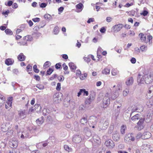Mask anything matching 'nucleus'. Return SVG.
I'll list each match as a JSON object with an SVG mask.
<instances>
[{"instance_id":"50","label":"nucleus","mask_w":153,"mask_h":153,"mask_svg":"<svg viewBox=\"0 0 153 153\" xmlns=\"http://www.w3.org/2000/svg\"><path fill=\"white\" fill-rule=\"evenodd\" d=\"M147 41L148 40V42L149 44L151 43H152V36L150 35H148L147 37Z\"/></svg>"},{"instance_id":"54","label":"nucleus","mask_w":153,"mask_h":153,"mask_svg":"<svg viewBox=\"0 0 153 153\" xmlns=\"http://www.w3.org/2000/svg\"><path fill=\"white\" fill-rule=\"evenodd\" d=\"M26 69L27 70V71L29 74H30V72H29V71H31L32 69V66L30 65H28L26 67Z\"/></svg>"},{"instance_id":"23","label":"nucleus","mask_w":153,"mask_h":153,"mask_svg":"<svg viewBox=\"0 0 153 153\" xmlns=\"http://www.w3.org/2000/svg\"><path fill=\"white\" fill-rule=\"evenodd\" d=\"M14 60L10 58L7 59L5 61V63L7 65H12L14 62Z\"/></svg>"},{"instance_id":"45","label":"nucleus","mask_w":153,"mask_h":153,"mask_svg":"<svg viewBox=\"0 0 153 153\" xmlns=\"http://www.w3.org/2000/svg\"><path fill=\"white\" fill-rule=\"evenodd\" d=\"M146 105L149 107L153 105V102L152 100H148L146 103Z\"/></svg>"},{"instance_id":"32","label":"nucleus","mask_w":153,"mask_h":153,"mask_svg":"<svg viewBox=\"0 0 153 153\" xmlns=\"http://www.w3.org/2000/svg\"><path fill=\"white\" fill-rule=\"evenodd\" d=\"M86 110L85 106L83 105H79V110L80 112L84 111Z\"/></svg>"},{"instance_id":"55","label":"nucleus","mask_w":153,"mask_h":153,"mask_svg":"<svg viewBox=\"0 0 153 153\" xmlns=\"http://www.w3.org/2000/svg\"><path fill=\"white\" fill-rule=\"evenodd\" d=\"M53 71V70L51 68H49L47 71V75H50Z\"/></svg>"},{"instance_id":"8","label":"nucleus","mask_w":153,"mask_h":153,"mask_svg":"<svg viewBox=\"0 0 153 153\" xmlns=\"http://www.w3.org/2000/svg\"><path fill=\"white\" fill-rule=\"evenodd\" d=\"M135 140L134 137L133 136L132 133H128L126 134L125 138V141L126 142H131V141H134Z\"/></svg>"},{"instance_id":"12","label":"nucleus","mask_w":153,"mask_h":153,"mask_svg":"<svg viewBox=\"0 0 153 153\" xmlns=\"http://www.w3.org/2000/svg\"><path fill=\"white\" fill-rule=\"evenodd\" d=\"M95 97L94 94H91L90 95L88 98L86 99L85 103L87 104H90L94 100Z\"/></svg>"},{"instance_id":"19","label":"nucleus","mask_w":153,"mask_h":153,"mask_svg":"<svg viewBox=\"0 0 153 153\" xmlns=\"http://www.w3.org/2000/svg\"><path fill=\"white\" fill-rule=\"evenodd\" d=\"M18 115L20 119H22L26 117V114L25 111H18Z\"/></svg>"},{"instance_id":"24","label":"nucleus","mask_w":153,"mask_h":153,"mask_svg":"<svg viewBox=\"0 0 153 153\" xmlns=\"http://www.w3.org/2000/svg\"><path fill=\"white\" fill-rule=\"evenodd\" d=\"M26 57L22 53H21L17 57V58L19 60L22 61L25 60V59Z\"/></svg>"},{"instance_id":"14","label":"nucleus","mask_w":153,"mask_h":153,"mask_svg":"<svg viewBox=\"0 0 153 153\" xmlns=\"http://www.w3.org/2000/svg\"><path fill=\"white\" fill-rule=\"evenodd\" d=\"M139 107H140V109H138L137 107H135L132 108L131 109V112L130 113V116H131L132 114L134 112L136 111L137 110H139L137 112H140L142 111L143 110V108L142 105H140L139 106Z\"/></svg>"},{"instance_id":"46","label":"nucleus","mask_w":153,"mask_h":153,"mask_svg":"<svg viewBox=\"0 0 153 153\" xmlns=\"http://www.w3.org/2000/svg\"><path fill=\"white\" fill-rule=\"evenodd\" d=\"M129 92V90L127 88H126L123 92V95L124 96H126L127 95Z\"/></svg>"},{"instance_id":"61","label":"nucleus","mask_w":153,"mask_h":153,"mask_svg":"<svg viewBox=\"0 0 153 153\" xmlns=\"http://www.w3.org/2000/svg\"><path fill=\"white\" fill-rule=\"evenodd\" d=\"M148 12L146 10H144L143 11V12L140 13V14L141 15H143L144 16H146L148 14Z\"/></svg>"},{"instance_id":"42","label":"nucleus","mask_w":153,"mask_h":153,"mask_svg":"<svg viewBox=\"0 0 153 153\" xmlns=\"http://www.w3.org/2000/svg\"><path fill=\"white\" fill-rule=\"evenodd\" d=\"M119 73V71L117 69H112L111 71V74L113 76H115L117 75Z\"/></svg>"},{"instance_id":"62","label":"nucleus","mask_w":153,"mask_h":153,"mask_svg":"<svg viewBox=\"0 0 153 153\" xmlns=\"http://www.w3.org/2000/svg\"><path fill=\"white\" fill-rule=\"evenodd\" d=\"M76 74L77 76H79L81 74V72L80 70H77L76 71Z\"/></svg>"},{"instance_id":"63","label":"nucleus","mask_w":153,"mask_h":153,"mask_svg":"<svg viewBox=\"0 0 153 153\" xmlns=\"http://www.w3.org/2000/svg\"><path fill=\"white\" fill-rule=\"evenodd\" d=\"M13 73L15 74H18L19 73V71L17 69H14L13 70Z\"/></svg>"},{"instance_id":"18","label":"nucleus","mask_w":153,"mask_h":153,"mask_svg":"<svg viewBox=\"0 0 153 153\" xmlns=\"http://www.w3.org/2000/svg\"><path fill=\"white\" fill-rule=\"evenodd\" d=\"M142 139H146L150 138L151 136V133L148 131L144 132L143 134Z\"/></svg>"},{"instance_id":"9","label":"nucleus","mask_w":153,"mask_h":153,"mask_svg":"<svg viewBox=\"0 0 153 153\" xmlns=\"http://www.w3.org/2000/svg\"><path fill=\"white\" fill-rule=\"evenodd\" d=\"M105 144L107 147L110 149H112L115 146L114 142L110 139L106 140L105 143Z\"/></svg>"},{"instance_id":"48","label":"nucleus","mask_w":153,"mask_h":153,"mask_svg":"<svg viewBox=\"0 0 153 153\" xmlns=\"http://www.w3.org/2000/svg\"><path fill=\"white\" fill-rule=\"evenodd\" d=\"M23 33V31L22 29H16V35H22Z\"/></svg>"},{"instance_id":"57","label":"nucleus","mask_w":153,"mask_h":153,"mask_svg":"<svg viewBox=\"0 0 153 153\" xmlns=\"http://www.w3.org/2000/svg\"><path fill=\"white\" fill-rule=\"evenodd\" d=\"M51 65V63L49 61L46 62L44 65V66L45 67H48Z\"/></svg>"},{"instance_id":"44","label":"nucleus","mask_w":153,"mask_h":153,"mask_svg":"<svg viewBox=\"0 0 153 153\" xmlns=\"http://www.w3.org/2000/svg\"><path fill=\"white\" fill-rule=\"evenodd\" d=\"M5 32L7 35H12L13 34V32L10 29H5Z\"/></svg>"},{"instance_id":"37","label":"nucleus","mask_w":153,"mask_h":153,"mask_svg":"<svg viewBox=\"0 0 153 153\" xmlns=\"http://www.w3.org/2000/svg\"><path fill=\"white\" fill-rule=\"evenodd\" d=\"M87 118L84 117L81 119L80 122L82 124L85 125L87 123Z\"/></svg>"},{"instance_id":"40","label":"nucleus","mask_w":153,"mask_h":153,"mask_svg":"<svg viewBox=\"0 0 153 153\" xmlns=\"http://www.w3.org/2000/svg\"><path fill=\"white\" fill-rule=\"evenodd\" d=\"M150 146L149 145L144 144L142 146L141 149H143L146 150L148 148H149Z\"/></svg>"},{"instance_id":"27","label":"nucleus","mask_w":153,"mask_h":153,"mask_svg":"<svg viewBox=\"0 0 153 153\" xmlns=\"http://www.w3.org/2000/svg\"><path fill=\"white\" fill-rule=\"evenodd\" d=\"M44 120V117L42 116L36 120V122L38 125H39L42 124L43 123Z\"/></svg>"},{"instance_id":"39","label":"nucleus","mask_w":153,"mask_h":153,"mask_svg":"<svg viewBox=\"0 0 153 153\" xmlns=\"http://www.w3.org/2000/svg\"><path fill=\"white\" fill-rule=\"evenodd\" d=\"M79 76L81 80H84L87 77V74L86 73H85L83 74H81Z\"/></svg>"},{"instance_id":"26","label":"nucleus","mask_w":153,"mask_h":153,"mask_svg":"<svg viewBox=\"0 0 153 153\" xmlns=\"http://www.w3.org/2000/svg\"><path fill=\"white\" fill-rule=\"evenodd\" d=\"M24 40L27 42H30L32 41L33 38L30 35H27L24 37Z\"/></svg>"},{"instance_id":"7","label":"nucleus","mask_w":153,"mask_h":153,"mask_svg":"<svg viewBox=\"0 0 153 153\" xmlns=\"http://www.w3.org/2000/svg\"><path fill=\"white\" fill-rule=\"evenodd\" d=\"M110 98L106 94L104 97L103 101L102 107L105 108L110 103Z\"/></svg>"},{"instance_id":"31","label":"nucleus","mask_w":153,"mask_h":153,"mask_svg":"<svg viewBox=\"0 0 153 153\" xmlns=\"http://www.w3.org/2000/svg\"><path fill=\"white\" fill-rule=\"evenodd\" d=\"M11 127V125H10V123H8L6 124L5 125V128L4 130L2 129V131L4 132L6 131L10 130Z\"/></svg>"},{"instance_id":"41","label":"nucleus","mask_w":153,"mask_h":153,"mask_svg":"<svg viewBox=\"0 0 153 153\" xmlns=\"http://www.w3.org/2000/svg\"><path fill=\"white\" fill-rule=\"evenodd\" d=\"M123 25L121 24H120L116 25L113 27V29H122L123 27Z\"/></svg>"},{"instance_id":"15","label":"nucleus","mask_w":153,"mask_h":153,"mask_svg":"<svg viewBox=\"0 0 153 153\" xmlns=\"http://www.w3.org/2000/svg\"><path fill=\"white\" fill-rule=\"evenodd\" d=\"M12 97L9 98L7 101L6 102L5 104V108L6 109H10L12 106Z\"/></svg>"},{"instance_id":"28","label":"nucleus","mask_w":153,"mask_h":153,"mask_svg":"<svg viewBox=\"0 0 153 153\" xmlns=\"http://www.w3.org/2000/svg\"><path fill=\"white\" fill-rule=\"evenodd\" d=\"M32 35L33 37H38L41 35V34L39 32H38L36 29H35L34 31L32 33Z\"/></svg>"},{"instance_id":"47","label":"nucleus","mask_w":153,"mask_h":153,"mask_svg":"<svg viewBox=\"0 0 153 153\" xmlns=\"http://www.w3.org/2000/svg\"><path fill=\"white\" fill-rule=\"evenodd\" d=\"M33 69L34 72L36 73H38L39 72V70L37 68V66L35 65L33 67Z\"/></svg>"},{"instance_id":"60","label":"nucleus","mask_w":153,"mask_h":153,"mask_svg":"<svg viewBox=\"0 0 153 153\" xmlns=\"http://www.w3.org/2000/svg\"><path fill=\"white\" fill-rule=\"evenodd\" d=\"M58 79L60 82L62 81L64 79V77L62 75H60L58 77Z\"/></svg>"},{"instance_id":"22","label":"nucleus","mask_w":153,"mask_h":153,"mask_svg":"<svg viewBox=\"0 0 153 153\" xmlns=\"http://www.w3.org/2000/svg\"><path fill=\"white\" fill-rule=\"evenodd\" d=\"M121 104L119 100H117L116 101H115L114 102V108H119L121 106Z\"/></svg>"},{"instance_id":"51","label":"nucleus","mask_w":153,"mask_h":153,"mask_svg":"<svg viewBox=\"0 0 153 153\" xmlns=\"http://www.w3.org/2000/svg\"><path fill=\"white\" fill-rule=\"evenodd\" d=\"M64 148L65 150L68 152L71 151V149L69 147V146L67 145H64Z\"/></svg>"},{"instance_id":"29","label":"nucleus","mask_w":153,"mask_h":153,"mask_svg":"<svg viewBox=\"0 0 153 153\" xmlns=\"http://www.w3.org/2000/svg\"><path fill=\"white\" fill-rule=\"evenodd\" d=\"M84 132L86 133V135L88 137H89L91 135V133L89 131V130L88 128L85 127L84 129Z\"/></svg>"},{"instance_id":"49","label":"nucleus","mask_w":153,"mask_h":153,"mask_svg":"<svg viewBox=\"0 0 153 153\" xmlns=\"http://www.w3.org/2000/svg\"><path fill=\"white\" fill-rule=\"evenodd\" d=\"M143 134L139 132L137 134V135L136 136V139H139L141 138L142 139Z\"/></svg>"},{"instance_id":"38","label":"nucleus","mask_w":153,"mask_h":153,"mask_svg":"<svg viewBox=\"0 0 153 153\" xmlns=\"http://www.w3.org/2000/svg\"><path fill=\"white\" fill-rule=\"evenodd\" d=\"M147 49V47L145 45H143L140 47V50L141 52H146Z\"/></svg>"},{"instance_id":"64","label":"nucleus","mask_w":153,"mask_h":153,"mask_svg":"<svg viewBox=\"0 0 153 153\" xmlns=\"http://www.w3.org/2000/svg\"><path fill=\"white\" fill-rule=\"evenodd\" d=\"M93 138L94 140H95L97 141H98L100 140L99 137L96 135H94V136H93Z\"/></svg>"},{"instance_id":"10","label":"nucleus","mask_w":153,"mask_h":153,"mask_svg":"<svg viewBox=\"0 0 153 153\" xmlns=\"http://www.w3.org/2000/svg\"><path fill=\"white\" fill-rule=\"evenodd\" d=\"M82 140L81 136L79 135H74L72 138L73 141L75 143H79Z\"/></svg>"},{"instance_id":"36","label":"nucleus","mask_w":153,"mask_h":153,"mask_svg":"<svg viewBox=\"0 0 153 153\" xmlns=\"http://www.w3.org/2000/svg\"><path fill=\"white\" fill-rule=\"evenodd\" d=\"M45 18L47 20L49 21L52 19V17L51 15L47 14L44 15Z\"/></svg>"},{"instance_id":"53","label":"nucleus","mask_w":153,"mask_h":153,"mask_svg":"<svg viewBox=\"0 0 153 153\" xmlns=\"http://www.w3.org/2000/svg\"><path fill=\"white\" fill-rule=\"evenodd\" d=\"M36 87L40 90H42L44 89V87L42 85L38 84L36 85Z\"/></svg>"},{"instance_id":"33","label":"nucleus","mask_w":153,"mask_h":153,"mask_svg":"<svg viewBox=\"0 0 153 153\" xmlns=\"http://www.w3.org/2000/svg\"><path fill=\"white\" fill-rule=\"evenodd\" d=\"M110 72V69L107 68H105L102 71V73L103 74L107 75L109 74Z\"/></svg>"},{"instance_id":"3","label":"nucleus","mask_w":153,"mask_h":153,"mask_svg":"<svg viewBox=\"0 0 153 153\" xmlns=\"http://www.w3.org/2000/svg\"><path fill=\"white\" fill-rule=\"evenodd\" d=\"M18 135L19 138L22 140L29 138L31 137L30 132L29 130H24L18 133Z\"/></svg>"},{"instance_id":"43","label":"nucleus","mask_w":153,"mask_h":153,"mask_svg":"<svg viewBox=\"0 0 153 153\" xmlns=\"http://www.w3.org/2000/svg\"><path fill=\"white\" fill-rule=\"evenodd\" d=\"M126 126L123 125L121 127L120 131L122 134H123L125 133L126 129Z\"/></svg>"},{"instance_id":"58","label":"nucleus","mask_w":153,"mask_h":153,"mask_svg":"<svg viewBox=\"0 0 153 153\" xmlns=\"http://www.w3.org/2000/svg\"><path fill=\"white\" fill-rule=\"evenodd\" d=\"M84 59L85 61L87 63L91 61L90 58L88 57V56L87 57H84Z\"/></svg>"},{"instance_id":"4","label":"nucleus","mask_w":153,"mask_h":153,"mask_svg":"<svg viewBox=\"0 0 153 153\" xmlns=\"http://www.w3.org/2000/svg\"><path fill=\"white\" fill-rule=\"evenodd\" d=\"M109 125L108 121L106 119H101L98 125L99 131L106 129Z\"/></svg>"},{"instance_id":"59","label":"nucleus","mask_w":153,"mask_h":153,"mask_svg":"<svg viewBox=\"0 0 153 153\" xmlns=\"http://www.w3.org/2000/svg\"><path fill=\"white\" fill-rule=\"evenodd\" d=\"M61 65V63H57L55 65V68L56 69H58L60 68V67Z\"/></svg>"},{"instance_id":"2","label":"nucleus","mask_w":153,"mask_h":153,"mask_svg":"<svg viewBox=\"0 0 153 153\" xmlns=\"http://www.w3.org/2000/svg\"><path fill=\"white\" fill-rule=\"evenodd\" d=\"M117 88L116 90L112 89L113 91H111L110 93H107L106 94L111 99L114 100L116 99L119 96V91L122 90V85L121 84H118L117 85Z\"/></svg>"},{"instance_id":"16","label":"nucleus","mask_w":153,"mask_h":153,"mask_svg":"<svg viewBox=\"0 0 153 153\" xmlns=\"http://www.w3.org/2000/svg\"><path fill=\"white\" fill-rule=\"evenodd\" d=\"M112 138L115 141H118L120 140V135L117 131H115L113 132L112 134Z\"/></svg>"},{"instance_id":"5","label":"nucleus","mask_w":153,"mask_h":153,"mask_svg":"<svg viewBox=\"0 0 153 153\" xmlns=\"http://www.w3.org/2000/svg\"><path fill=\"white\" fill-rule=\"evenodd\" d=\"M97 118L94 116L90 117L88 121V123L90 127L93 128L95 127V126L97 122Z\"/></svg>"},{"instance_id":"11","label":"nucleus","mask_w":153,"mask_h":153,"mask_svg":"<svg viewBox=\"0 0 153 153\" xmlns=\"http://www.w3.org/2000/svg\"><path fill=\"white\" fill-rule=\"evenodd\" d=\"M18 141L15 138L13 139L9 142L10 146L12 148H16L18 146Z\"/></svg>"},{"instance_id":"13","label":"nucleus","mask_w":153,"mask_h":153,"mask_svg":"<svg viewBox=\"0 0 153 153\" xmlns=\"http://www.w3.org/2000/svg\"><path fill=\"white\" fill-rule=\"evenodd\" d=\"M59 97V93H55L53 96V101L56 103L59 102L61 101V99Z\"/></svg>"},{"instance_id":"20","label":"nucleus","mask_w":153,"mask_h":153,"mask_svg":"<svg viewBox=\"0 0 153 153\" xmlns=\"http://www.w3.org/2000/svg\"><path fill=\"white\" fill-rule=\"evenodd\" d=\"M68 65L71 71L73 72H74L76 68V65L72 62L69 63Z\"/></svg>"},{"instance_id":"30","label":"nucleus","mask_w":153,"mask_h":153,"mask_svg":"<svg viewBox=\"0 0 153 153\" xmlns=\"http://www.w3.org/2000/svg\"><path fill=\"white\" fill-rule=\"evenodd\" d=\"M140 117V115L139 114H137L132 116L131 118V120L132 121L137 120L139 119Z\"/></svg>"},{"instance_id":"35","label":"nucleus","mask_w":153,"mask_h":153,"mask_svg":"<svg viewBox=\"0 0 153 153\" xmlns=\"http://www.w3.org/2000/svg\"><path fill=\"white\" fill-rule=\"evenodd\" d=\"M74 130L75 131H77L79 130V123L77 122H75L74 124Z\"/></svg>"},{"instance_id":"17","label":"nucleus","mask_w":153,"mask_h":153,"mask_svg":"<svg viewBox=\"0 0 153 153\" xmlns=\"http://www.w3.org/2000/svg\"><path fill=\"white\" fill-rule=\"evenodd\" d=\"M139 36L142 42H144L146 43L148 42V41L146 40V36L145 34L142 33H141L139 34Z\"/></svg>"},{"instance_id":"6","label":"nucleus","mask_w":153,"mask_h":153,"mask_svg":"<svg viewBox=\"0 0 153 153\" xmlns=\"http://www.w3.org/2000/svg\"><path fill=\"white\" fill-rule=\"evenodd\" d=\"M144 121V118L140 119L139 121L137 123V125L135 126V128L139 131H140L143 129L144 128L143 123Z\"/></svg>"},{"instance_id":"1","label":"nucleus","mask_w":153,"mask_h":153,"mask_svg":"<svg viewBox=\"0 0 153 153\" xmlns=\"http://www.w3.org/2000/svg\"><path fill=\"white\" fill-rule=\"evenodd\" d=\"M153 81V74L150 71H148L143 74L142 78L138 77V82L139 83H143L145 82L146 84H149Z\"/></svg>"},{"instance_id":"21","label":"nucleus","mask_w":153,"mask_h":153,"mask_svg":"<svg viewBox=\"0 0 153 153\" xmlns=\"http://www.w3.org/2000/svg\"><path fill=\"white\" fill-rule=\"evenodd\" d=\"M133 82V79L132 77L128 78L126 80V83L127 85H132Z\"/></svg>"},{"instance_id":"25","label":"nucleus","mask_w":153,"mask_h":153,"mask_svg":"<svg viewBox=\"0 0 153 153\" xmlns=\"http://www.w3.org/2000/svg\"><path fill=\"white\" fill-rule=\"evenodd\" d=\"M5 98L4 97L2 94H0V106L5 103Z\"/></svg>"},{"instance_id":"34","label":"nucleus","mask_w":153,"mask_h":153,"mask_svg":"<svg viewBox=\"0 0 153 153\" xmlns=\"http://www.w3.org/2000/svg\"><path fill=\"white\" fill-rule=\"evenodd\" d=\"M43 114L44 116H47L50 113V111L49 109L47 108H44L42 111Z\"/></svg>"},{"instance_id":"52","label":"nucleus","mask_w":153,"mask_h":153,"mask_svg":"<svg viewBox=\"0 0 153 153\" xmlns=\"http://www.w3.org/2000/svg\"><path fill=\"white\" fill-rule=\"evenodd\" d=\"M152 92H153V86H151L149 88L147 94H152Z\"/></svg>"},{"instance_id":"56","label":"nucleus","mask_w":153,"mask_h":153,"mask_svg":"<svg viewBox=\"0 0 153 153\" xmlns=\"http://www.w3.org/2000/svg\"><path fill=\"white\" fill-rule=\"evenodd\" d=\"M57 91H59L61 89V84L60 83H58L56 88Z\"/></svg>"}]
</instances>
